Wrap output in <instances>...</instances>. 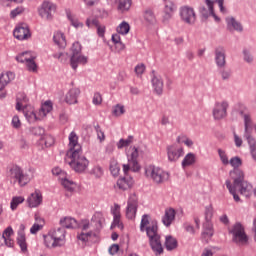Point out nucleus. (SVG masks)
Returning <instances> with one entry per match:
<instances>
[{"label": "nucleus", "mask_w": 256, "mask_h": 256, "mask_svg": "<svg viewBox=\"0 0 256 256\" xmlns=\"http://www.w3.org/2000/svg\"><path fill=\"white\" fill-rule=\"evenodd\" d=\"M230 177L233 179V185L230 180H226L225 185L231 195H233L234 201L239 203L241 198L237 195V191L244 197H250L253 192V186L245 181V173L242 170H233L230 172Z\"/></svg>", "instance_id": "nucleus-1"}, {"label": "nucleus", "mask_w": 256, "mask_h": 256, "mask_svg": "<svg viewBox=\"0 0 256 256\" xmlns=\"http://www.w3.org/2000/svg\"><path fill=\"white\" fill-rule=\"evenodd\" d=\"M140 231H146L152 250L156 255H161L163 253V245H161V236L158 233L157 221L151 220L150 215L144 214L140 223Z\"/></svg>", "instance_id": "nucleus-2"}, {"label": "nucleus", "mask_w": 256, "mask_h": 256, "mask_svg": "<svg viewBox=\"0 0 256 256\" xmlns=\"http://www.w3.org/2000/svg\"><path fill=\"white\" fill-rule=\"evenodd\" d=\"M67 231L63 228H58L48 232L44 235V245L48 249H55L57 247L65 246L67 243Z\"/></svg>", "instance_id": "nucleus-3"}, {"label": "nucleus", "mask_w": 256, "mask_h": 256, "mask_svg": "<svg viewBox=\"0 0 256 256\" xmlns=\"http://www.w3.org/2000/svg\"><path fill=\"white\" fill-rule=\"evenodd\" d=\"M144 175L146 179L152 181V183H155L156 185H162V183L167 182L170 177L169 172L155 165L146 166L144 168Z\"/></svg>", "instance_id": "nucleus-4"}, {"label": "nucleus", "mask_w": 256, "mask_h": 256, "mask_svg": "<svg viewBox=\"0 0 256 256\" xmlns=\"http://www.w3.org/2000/svg\"><path fill=\"white\" fill-rule=\"evenodd\" d=\"M25 103H27V96H25V94H18L16 110L21 111L22 109L28 123H36V121H41L39 113H35V108L31 105L25 106Z\"/></svg>", "instance_id": "nucleus-5"}, {"label": "nucleus", "mask_w": 256, "mask_h": 256, "mask_svg": "<svg viewBox=\"0 0 256 256\" xmlns=\"http://www.w3.org/2000/svg\"><path fill=\"white\" fill-rule=\"evenodd\" d=\"M67 163L73 169L76 171V173H83L89 167V160L85 156L81 155V152H75L73 154H67L66 155Z\"/></svg>", "instance_id": "nucleus-6"}, {"label": "nucleus", "mask_w": 256, "mask_h": 256, "mask_svg": "<svg viewBox=\"0 0 256 256\" xmlns=\"http://www.w3.org/2000/svg\"><path fill=\"white\" fill-rule=\"evenodd\" d=\"M230 235H232L233 243L239 245V247H245V245H249V236L245 232V227L237 222L232 226L229 231Z\"/></svg>", "instance_id": "nucleus-7"}, {"label": "nucleus", "mask_w": 256, "mask_h": 256, "mask_svg": "<svg viewBox=\"0 0 256 256\" xmlns=\"http://www.w3.org/2000/svg\"><path fill=\"white\" fill-rule=\"evenodd\" d=\"M8 178L14 183H18L20 187H25L30 181L31 177L23 172L19 166H12L8 171Z\"/></svg>", "instance_id": "nucleus-8"}, {"label": "nucleus", "mask_w": 256, "mask_h": 256, "mask_svg": "<svg viewBox=\"0 0 256 256\" xmlns=\"http://www.w3.org/2000/svg\"><path fill=\"white\" fill-rule=\"evenodd\" d=\"M35 59H37V55L29 51L23 52L16 56V61H18V63H25L26 68L32 73H37L38 69Z\"/></svg>", "instance_id": "nucleus-9"}, {"label": "nucleus", "mask_w": 256, "mask_h": 256, "mask_svg": "<svg viewBox=\"0 0 256 256\" xmlns=\"http://www.w3.org/2000/svg\"><path fill=\"white\" fill-rule=\"evenodd\" d=\"M55 11H57V5L49 0H45L38 8V15L45 21H51Z\"/></svg>", "instance_id": "nucleus-10"}, {"label": "nucleus", "mask_w": 256, "mask_h": 256, "mask_svg": "<svg viewBox=\"0 0 256 256\" xmlns=\"http://www.w3.org/2000/svg\"><path fill=\"white\" fill-rule=\"evenodd\" d=\"M166 152H167L168 161H170L171 163H175L179 161V159H181V157L185 155V149L178 142L168 145L166 147Z\"/></svg>", "instance_id": "nucleus-11"}, {"label": "nucleus", "mask_w": 256, "mask_h": 256, "mask_svg": "<svg viewBox=\"0 0 256 256\" xmlns=\"http://www.w3.org/2000/svg\"><path fill=\"white\" fill-rule=\"evenodd\" d=\"M180 19L188 25H193L197 21V14L195 9L191 6L184 5L179 8Z\"/></svg>", "instance_id": "nucleus-12"}, {"label": "nucleus", "mask_w": 256, "mask_h": 256, "mask_svg": "<svg viewBox=\"0 0 256 256\" xmlns=\"http://www.w3.org/2000/svg\"><path fill=\"white\" fill-rule=\"evenodd\" d=\"M138 207H139V198L135 194L130 195L127 202V207H126L127 219H135L137 215Z\"/></svg>", "instance_id": "nucleus-13"}, {"label": "nucleus", "mask_w": 256, "mask_h": 256, "mask_svg": "<svg viewBox=\"0 0 256 256\" xmlns=\"http://www.w3.org/2000/svg\"><path fill=\"white\" fill-rule=\"evenodd\" d=\"M69 144H68V151L66 155H72L73 153H81V144H79V136L75 131H72L69 134Z\"/></svg>", "instance_id": "nucleus-14"}, {"label": "nucleus", "mask_w": 256, "mask_h": 256, "mask_svg": "<svg viewBox=\"0 0 256 256\" xmlns=\"http://www.w3.org/2000/svg\"><path fill=\"white\" fill-rule=\"evenodd\" d=\"M177 10V6L173 1L166 0L164 1V8L161 12V19L163 23H167L173 17V13Z\"/></svg>", "instance_id": "nucleus-15"}, {"label": "nucleus", "mask_w": 256, "mask_h": 256, "mask_svg": "<svg viewBox=\"0 0 256 256\" xmlns=\"http://www.w3.org/2000/svg\"><path fill=\"white\" fill-rule=\"evenodd\" d=\"M229 107V103L227 101L217 102L213 108V117L217 121L221 119H225L227 117V109Z\"/></svg>", "instance_id": "nucleus-16"}, {"label": "nucleus", "mask_w": 256, "mask_h": 256, "mask_svg": "<svg viewBox=\"0 0 256 256\" xmlns=\"http://www.w3.org/2000/svg\"><path fill=\"white\" fill-rule=\"evenodd\" d=\"M13 35L18 41H25L31 37V31H29V26H27V24H19L14 29Z\"/></svg>", "instance_id": "nucleus-17"}, {"label": "nucleus", "mask_w": 256, "mask_h": 256, "mask_svg": "<svg viewBox=\"0 0 256 256\" xmlns=\"http://www.w3.org/2000/svg\"><path fill=\"white\" fill-rule=\"evenodd\" d=\"M244 125H245V137L248 141V145H249L250 149H255L256 148V140L249 133V128L253 125V122L251 121V116L249 114L244 115Z\"/></svg>", "instance_id": "nucleus-18"}, {"label": "nucleus", "mask_w": 256, "mask_h": 256, "mask_svg": "<svg viewBox=\"0 0 256 256\" xmlns=\"http://www.w3.org/2000/svg\"><path fill=\"white\" fill-rule=\"evenodd\" d=\"M135 181L133 180V177L126 175L123 177H120L116 182V189L118 191H129L134 185Z\"/></svg>", "instance_id": "nucleus-19"}, {"label": "nucleus", "mask_w": 256, "mask_h": 256, "mask_svg": "<svg viewBox=\"0 0 256 256\" xmlns=\"http://www.w3.org/2000/svg\"><path fill=\"white\" fill-rule=\"evenodd\" d=\"M215 2L218 4L220 12L223 14L227 13V8L223 6V3H225V0H205V3L208 7L209 13L212 17H214L215 21L219 22L220 19L215 14V11L213 10V6L215 5Z\"/></svg>", "instance_id": "nucleus-20"}, {"label": "nucleus", "mask_w": 256, "mask_h": 256, "mask_svg": "<svg viewBox=\"0 0 256 256\" xmlns=\"http://www.w3.org/2000/svg\"><path fill=\"white\" fill-rule=\"evenodd\" d=\"M177 211L174 208H166L162 216V223L165 227H171L175 222Z\"/></svg>", "instance_id": "nucleus-21"}, {"label": "nucleus", "mask_w": 256, "mask_h": 256, "mask_svg": "<svg viewBox=\"0 0 256 256\" xmlns=\"http://www.w3.org/2000/svg\"><path fill=\"white\" fill-rule=\"evenodd\" d=\"M89 58L82 54H72L70 58V65L74 71H77L79 65H87Z\"/></svg>", "instance_id": "nucleus-22"}, {"label": "nucleus", "mask_w": 256, "mask_h": 256, "mask_svg": "<svg viewBox=\"0 0 256 256\" xmlns=\"http://www.w3.org/2000/svg\"><path fill=\"white\" fill-rule=\"evenodd\" d=\"M111 213L113 215V226L123 229V223L121 222V206H119V204H115Z\"/></svg>", "instance_id": "nucleus-23"}, {"label": "nucleus", "mask_w": 256, "mask_h": 256, "mask_svg": "<svg viewBox=\"0 0 256 256\" xmlns=\"http://www.w3.org/2000/svg\"><path fill=\"white\" fill-rule=\"evenodd\" d=\"M35 222L30 228L31 235H37L39 231L43 230V227H45V220L41 218L39 214L34 215Z\"/></svg>", "instance_id": "nucleus-24"}, {"label": "nucleus", "mask_w": 256, "mask_h": 256, "mask_svg": "<svg viewBox=\"0 0 256 256\" xmlns=\"http://www.w3.org/2000/svg\"><path fill=\"white\" fill-rule=\"evenodd\" d=\"M29 207H39L43 203V195L39 190H36L27 199Z\"/></svg>", "instance_id": "nucleus-25"}, {"label": "nucleus", "mask_w": 256, "mask_h": 256, "mask_svg": "<svg viewBox=\"0 0 256 256\" xmlns=\"http://www.w3.org/2000/svg\"><path fill=\"white\" fill-rule=\"evenodd\" d=\"M152 87L157 95L163 93V78L160 75L155 74V72H153L152 76Z\"/></svg>", "instance_id": "nucleus-26"}, {"label": "nucleus", "mask_w": 256, "mask_h": 256, "mask_svg": "<svg viewBox=\"0 0 256 256\" xmlns=\"http://www.w3.org/2000/svg\"><path fill=\"white\" fill-rule=\"evenodd\" d=\"M61 227H65V229H77L79 227V222L71 216H65L60 219Z\"/></svg>", "instance_id": "nucleus-27"}, {"label": "nucleus", "mask_w": 256, "mask_h": 256, "mask_svg": "<svg viewBox=\"0 0 256 256\" xmlns=\"http://www.w3.org/2000/svg\"><path fill=\"white\" fill-rule=\"evenodd\" d=\"M81 94L79 88H72L70 89L65 96V101L68 105H75L77 103V98Z\"/></svg>", "instance_id": "nucleus-28"}, {"label": "nucleus", "mask_w": 256, "mask_h": 256, "mask_svg": "<svg viewBox=\"0 0 256 256\" xmlns=\"http://www.w3.org/2000/svg\"><path fill=\"white\" fill-rule=\"evenodd\" d=\"M226 24L228 31H243V25H241L234 17H227Z\"/></svg>", "instance_id": "nucleus-29"}, {"label": "nucleus", "mask_w": 256, "mask_h": 256, "mask_svg": "<svg viewBox=\"0 0 256 256\" xmlns=\"http://www.w3.org/2000/svg\"><path fill=\"white\" fill-rule=\"evenodd\" d=\"M91 223L94 225L96 231H99L103 227V223H105V216L101 212H96L91 218Z\"/></svg>", "instance_id": "nucleus-30"}, {"label": "nucleus", "mask_w": 256, "mask_h": 256, "mask_svg": "<svg viewBox=\"0 0 256 256\" xmlns=\"http://www.w3.org/2000/svg\"><path fill=\"white\" fill-rule=\"evenodd\" d=\"M14 234L12 227H8L4 230L2 238L4 239V243L7 247H13V245H15V241L11 238Z\"/></svg>", "instance_id": "nucleus-31"}, {"label": "nucleus", "mask_w": 256, "mask_h": 256, "mask_svg": "<svg viewBox=\"0 0 256 256\" xmlns=\"http://www.w3.org/2000/svg\"><path fill=\"white\" fill-rule=\"evenodd\" d=\"M197 163V155L195 153H188L182 160L183 169H187V167H193Z\"/></svg>", "instance_id": "nucleus-32"}, {"label": "nucleus", "mask_w": 256, "mask_h": 256, "mask_svg": "<svg viewBox=\"0 0 256 256\" xmlns=\"http://www.w3.org/2000/svg\"><path fill=\"white\" fill-rule=\"evenodd\" d=\"M52 111H53V103L51 101H46L44 104H42L38 112L40 121L41 119H45V117H47V114L51 113Z\"/></svg>", "instance_id": "nucleus-33"}, {"label": "nucleus", "mask_w": 256, "mask_h": 256, "mask_svg": "<svg viewBox=\"0 0 256 256\" xmlns=\"http://www.w3.org/2000/svg\"><path fill=\"white\" fill-rule=\"evenodd\" d=\"M53 39L54 43L61 49H65L67 47V39L65 38V34H63V32H56Z\"/></svg>", "instance_id": "nucleus-34"}, {"label": "nucleus", "mask_w": 256, "mask_h": 256, "mask_svg": "<svg viewBox=\"0 0 256 256\" xmlns=\"http://www.w3.org/2000/svg\"><path fill=\"white\" fill-rule=\"evenodd\" d=\"M139 169H141V166L139 165L138 161L128 160V163L123 165L124 175H127V173H129V171H133L135 173V172L139 171Z\"/></svg>", "instance_id": "nucleus-35"}, {"label": "nucleus", "mask_w": 256, "mask_h": 256, "mask_svg": "<svg viewBox=\"0 0 256 256\" xmlns=\"http://www.w3.org/2000/svg\"><path fill=\"white\" fill-rule=\"evenodd\" d=\"M97 237V234L93 231H88V232H81L80 234L77 235L78 241H82V243H87L89 241H92Z\"/></svg>", "instance_id": "nucleus-36"}, {"label": "nucleus", "mask_w": 256, "mask_h": 256, "mask_svg": "<svg viewBox=\"0 0 256 256\" xmlns=\"http://www.w3.org/2000/svg\"><path fill=\"white\" fill-rule=\"evenodd\" d=\"M60 183L62 187L66 189V191H73L74 189H77V184L73 182V180H70L67 174H66V177L60 180Z\"/></svg>", "instance_id": "nucleus-37"}, {"label": "nucleus", "mask_w": 256, "mask_h": 256, "mask_svg": "<svg viewBox=\"0 0 256 256\" xmlns=\"http://www.w3.org/2000/svg\"><path fill=\"white\" fill-rule=\"evenodd\" d=\"M17 244L22 253H27V238L25 237V232H18Z\"/></svg>", "instance_id": "nucleus-38"}, {"label": "nucleus", "mask_w": 256, "mask_h": 256, "mask_svg": "<svg viewBox=\"0 0 256 256\" xmlns=\"http://www.w3.org/2000/svg\"><path fill=\"white\" fill-rule=\"evenodd\" d=\"M132 3L131 0H118L117 9L120 13H125L131 9Z\"/></svg>", "instance_id": "nucleus-39"}, {"label": "nucleus", "mask_w": 256, "mask_h": 256, "mask_svg": "<svg viewBox=\"0 0 256 256\" xmlns=\"http://www.w3.org/2000/svg\"><path fill=\"white\" fill-rule=\"evenodd\" d=\"M216 64L218 67H225V50L223 48L216 50Z\"/></svg>", "instance_id": "nucleus-40"}, {"label": "nucleus", "mask_w": 256, "mask_h": 256, "mask_svg": "<svg viewBox=\"0 0 256 256\" xmlns=\"http://www.w3.org/2000/svg\"><path fill=\"white\" fill-rule=\"evenodd\" d=\"M116 31L119 35H129L131 25H129L126 21H123L117 26Z\"/></svg>", "instance_id": "nucleus-41"}, {"label": "nucleus", "mask_w": 256, "mask_h": 256, "mask_svg": "<svg viewBox=\"0 0 256 256\" xmlns=\"http://www.w3.org/2000/svg\"><path fill=\"white\" fill-rule=\"evenodd\" d=\"M66 16H67V19L70 21L71 25L75 27V29H79L80 27H83V23L80 22L79 19H77V17H75V15L71 13V11H67Z\"/></svg>", "instance_id": "nucleus-42"}, {"label": "nucleus", "mask_w": 256, "mask_h": 256, "mask_svg": "<svg viewBox=\"0 0 256 256\" xmlns=\"http://www.w3.org/2000/svg\"><path fill=\"white\" fill-rule=\"evenodd\" d=\"M165 247L168 251H173V249L177 248V239L173 238V236H166Z\"/></svg>", "instance_id": "nucleus-43"}, {"label": "nucleus", "mask_w": 256, "mask_h": 256, "mask_svg": "<svg viewBox=\"0 0 256 256\" xmlns=\"http://www.w3.org/2000/svg\"><path fill=\"white\" fill-rule=\"evenodd\" d=\"M81 229L83 232L92 231L93 233H95V231H97V228H95L93 222H89V220H82Z\"/></svg>", "instance_id": "nucleus-44"}, {"label": "nucleus", "mask_w": 256, "mask_h": 256, "mask_svg": "<svg viewBox=\"0 0 256 256\" xmlns=\"http://www.w3.org/2000/svg\"><path fill=\"white\" fill-rule=\"evenodd\" d=\"M15 74L13 72H4L0 75V82L4 85H9L11 83V79H14Z\"/></svg>", "instance_id": "nucleus-45"}, {"label": "nucleus", "mask_w": 256, "mask_h": 256, "mask_svg": "<svg viewBox=\"0 0 256 256\" xmlns=\"http://www.w3.org/2000/svg\"><path fill=\"white\" fill-rule=\"evenodd\" d=\"M119 171H121V168L119 167V162L115 159H111L110 161V173L113 175V177H117L119 175Z\"/></svg>", "instance_id": "nucleus-46"}, {"label": "nucleus", "mask_w": 256, "mask_h": 256, "mask_svg": "<svg viewBox=\"0 0 256 256\" xmlns=\"http://www.w3.org/2000/svg\"><path fill=\"white\" fill-rule=\"evenodd\" d=\"M144 21H146V23H148L149 25H153L157 21L155 18V14L152 10H145Z\"/></svg>", "instance_id": "nucleus-47"}, {"label": "nucleus", "mask_w": 256, "mask_h": 256, "mask_svg": "<svg viewBox=\"0 0 256 256\" xmlns=\"http://www.w3.org/2000/svg\"><path fill=\"white\" fill-rule=\"evenodd\" d=\"M229 165H231V167H233L234 171H236V170L241 171V169H239V167H241L243 165V161L238 156H235L229 160Z\"/></svg>", "instance_id": "nucleus-48"}, {"label": "nucleus", "mask_w": 256, "mask_h": 256, "mask_svg": "<svg viewBox=\"0 0 256 256\" xmlns=\"http://www.w3.org/2000/svg\"><path fill=\"white\" fill-rule=\"evenodd\" d=\"M133 143V136H128L127 139H120L117 143L118 149H123L124 147H129Z\"/></svg>", "instance_id": "nucleus-49"}, {"label": "nucleus", "mask_w": 256, "mask_h": 256, "mask_svg": "<svg viewBox=\"0 0 256 256\" xmlns=\"http://www.w3.org/2000/svg\"><path fill=\"white\" fill-rule=\"evenodd\" d=\"M23 201H25V198H23L22 196L13 197L10 203L12 211H15V209H17V207H19V205H21Z\"/></svg>", "instance_id": "nucleus-50"}, {"label": "nucleus", "mask_w": 256, "mask_h": 256, "mask_svg": "<svg viewBox=\"0 0 256 256\" xmlns=\"http://www.w3.org/2000/svg\"><path fill=\"white\" fill-rule=\"evenodd\" d=\"M203 227L204 231L202 235L204 237H213V224H211V222H206Z\"/></svg>", "instance_id": "nucleus-51"}, {"label": "nucleus", "mask_w": 256, "mask_h": 256, "mask_svg": "<svg viewBox=\"0 0 256 256\" xmlns=\"http://www.w3.org/2000/svg\"><path fill=\"white\" fill-rule=\"evenodd\" d=\"M218 155L222 165H225V166L229 165V161H230L229 156L227 155V152H225V150L218 149Z\"/></svg>", "instance_id": "nucleus-52"}, {"label": "nucleus", "mask_w": 256, "mask_h": 256, "mask_svg": "<svg viewBox=\"0 0 256 256\" xmlns=\"http://www.w3.org/2000/svg\"><path fill=\"white\" fill-rule=\"evenodd\" d=\"M90 175H93L95 179H101L103 177V168L101 166H94L90 171Z\"/></svg>", "instance_id": "nucleus-53"}, {"label": "nucleus", "mask_w": 256, "mask_h": 256, "mask_svg": "<svg viewBox=\"0 0 256 256\" xmlns=\"http://www.w3.org/2000/svg\"><path fill=\"white\" fill-rule=\"evenodd\" d=\"M52 175H55V177H58L59 181H61L62 179H65V177H67V172L63 171L59 167H54L52 169Z\"/></svg>", "instance_id": "nucleus-54"}, {"label": "nucleus", "mask_w": 256, "mask_h": 256, "mask_svg": "<svg viewBox=\"0 0 256 256\" xmlns=\"http://www.w3.org/2000/svg\"><path fill=\"white\" fill-rule=\"evenodd\" d=\"M23 13H25V7L18 6L10 12V18L15 19V17H19V15H23Z\"/></svg>", "instance_id": "nucleus-55"}, {"label": "nucleus", "mask_w": 256, "mask_h": 256, "mask_svg": "<svg viewBox=\"0 0 256 256\" xmlns=\"http://www.w3.org/2000/svg\"><path fill=\"white\" fill-rule=\"evenodd\" d=\"M176 141L177 143H179V145H181V143H184L186 147H193V140L189 139L186 136H178Z\"/></svg>", "instance_id": "nucleus-56"}, {"label": "nucleus", "mask_w": 256, "mask_h": 256, "mask_svg": "<svg viewBox=\"0 0 256 256\" xmlns=\"http://www.w3.org/2000/svg\"><path fill=\"white\" fill-rule=\"evenodd\" d=\"M112 113L115 117H121L125 113V106L117 104L113 107Z\"/></svg>", "instance_id": "nucleus-57"}, {"label": "nucleus", "mask_w": 256, "mask_h": 256, "mask_svg": "<svg viewBox=\"0 0 256 256\" xmlns=\"http://www.w3.org/2000/svg\"><path fill=\"white\" fill-rule=\"evenodd\" d=\"M42 143H44L45 147H52L55 144V138L51 135H45L42 138Z\"/></svg>", "instance_id": "nucleus-58"}, {"label": "nucleus", "mask_w": 256, "mask_h": 256, "mask_svg": "<svg viewBox=\"0 0 256 256\" xmlns=\"http://www.w3.org/2000/svg\"><path fill=\"white\" fill-rule=\"evenodd\" d=\"M86 25L90 29H93V28L97 29L98 25H101V24L99 23V20H97V18H88L86 20Z\"/></svg>", "instance_id": "nucleus-59"}, {"label": "nucleus", "mask_w": 256, "mask_h": 256, "mask_svg": "<svg viewBox=\"0 0 256 256\" xmlns=\"http://www.w3.org/2000/svg\"><path fill=\"white\" fill-rule=\"evenodd\" d=\"M11 125L14 129H21L22 123H21V119L19 118V116H17V115L13 116Z\"/></svg>", "instance_id": "nucleus-60"}, {"label": "nucleus", "mask_w": 256, "mask_h": 256, "mask_svg": "<svg viewBox=\"0 0 256 256\" xmlns=\"http://www.w3.org/2000/svg\"><path fill=\"white\" fill-rule=\"evenodd\" d=\"M72 55H80L81 54V44L79 42H75L71 48Z\"/></svg>", "instance_id": "nucleus-61"}, {"label": "nucleus", "mask_w": 256, "mask_h": 256, "mask_svg": "<svg viewBox=\"0 0 256 256\" xmlns=\"http://www.w3.org/2000/svg\"><path fill=\"white\" fill-rule=\"evenodd\" d=\"M138 157H139V149L137 147H133L128 161H137Z\"/></svg>", "instance_id": "nucleus-62"}, {"label": "nucleus", "mask_w": 256, "mask_h": 256, "mask_svg": "<svg viewBox=\"0 0 256 256\" xmlns=\"http://www.w3.org/2000/svg\"><path fill=\"white\" fill-rule=\"evenodd\" d=\"M145 64H138L135 67V73L137 75V77H141V75H143V73H145Z\"/></svg>", "instance_id": "nucleus-63"}, {"label": "nucleus", "mask_w": 256, "mask_h": 256, "mask_svg": "<svg viewBox=\"0 0 256 256\" xmlns=\"http://www.w3.org/2000/svg\"><path fill=\"white\" fill-rule=\"evenodd\" d=\"M92 103L94 105H101V103H103V97L99 93H95L93 96Z\"/></svg>", "instance_id": "nucleus-64"}]
</instances>
